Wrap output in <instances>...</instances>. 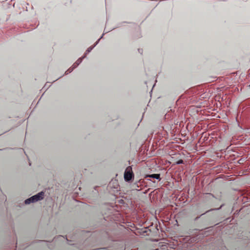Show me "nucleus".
<instances>
[{
	"label": "nucleus",
	"instance_id": "f03ea898",
	"mask_svg": "<svg viewBox=\"0 0 250 250\" xmlns=\"http://www.w3.org/2000/svg\"><path fill=\"white\" fill-rule=\"evenodd\" d=\"M134 177V174L132 172V167L130 166H128L125 169L124 173V178L126 181H130L132 178Z\"/></svg>",
	"mask_w": 250,
	"mask_h": 250
},
{
	"label": "nucleus",
	"instance_id": "f257e3e1",
	"mask_svg": "<svg viewBox=\"0 0 250 250\" xmlns=\"http://www.w3.org/2000/svg\"><path fill=\"white\" fill-rule=\"evenodd\" d=\"M44 196V192L42 191L37 194L33 196L32 197L26 199L25 201L26 204H29L31 203H34L38 201H40L43 199Z\"/></svg>",
	"mask_w": 250,
	"mask_h": 250
},
{
	"label": "nucleus",
	"instance_id": "39448f33",
	"mask_svg": "<svg viewBox=\"0 0 250 250\" xmlns=\"http://www.w3.org/2000/svg\"><path fill=\"white\" fill-rule=\"evenodd\" d=\"M81 61H82L80 59L78 60L77 62L73 64V65L74 66V67H76L77 65H78L79 64L81 63Z\"/></svg>",
	"mask_w": 250,
	"mask_h": 250
},
{
	"label": "nucleus",
	"instance_id": "7ed1b4c3",
	"mask_svg": "<svg viewBox=\"0 0 250 250\" xmlns=\"http://www.w3.org/2000/svg\"><path fill=\"white\" fill-rule=\"evenodd\" d=\"M149 177L152 178H155L157 179H160V175L159 174H153L151 175H149L148 176Z\"/></svg>",
	"mask_w": 250,
	"mask_h": 250
},
{
	"label": "nucleus",
	"instance_id": "0eeeda50",
	"mask_svg": "<svg viewBox=\"0 0 250 250\" xmlns=\"http://www.w3.org/2000/svg\"><path fill=\"white\" fill-rule=\"evenodd\" d=\"M91 49H92V48H89L87 50V51L88 52H90V50H91Z\"/></svg>",
	"mask_w": 250,
	"mask_h": 250
},
{
	"label": "nucleus",
	"instance_id": "423d86ee",
	"mask_svg": "<svg viewBox=\"0 0 250 250\" xmlns=\"http://www.w3.org/2000/svg\"><path fill=\"white\" fill-rule=\"evenodd\" d=\"M183 163H184V161L182 160H180L177 162V164H183Z\"/></svg>",
	"mask_w": 250,
	"mask_h": 250
},
{
	"label": "nucleus",
	"instance_id": "20e7f679",
	"mask_svg": "<svg viewBox=\"0 0 250 250\" xmlns=\"http://www.w3.org/2000/svg\"><path fill=\"white\" fill-rule=\"evenodd\" d=\"M81 61H82L80 59L78 60L77 62L73 64V65L74 66V67H76L77 65H78L79 64L81 63Z\"/></svg>",
	"mask_w": 250,
	"mask_h": 250
}]
</instances>
